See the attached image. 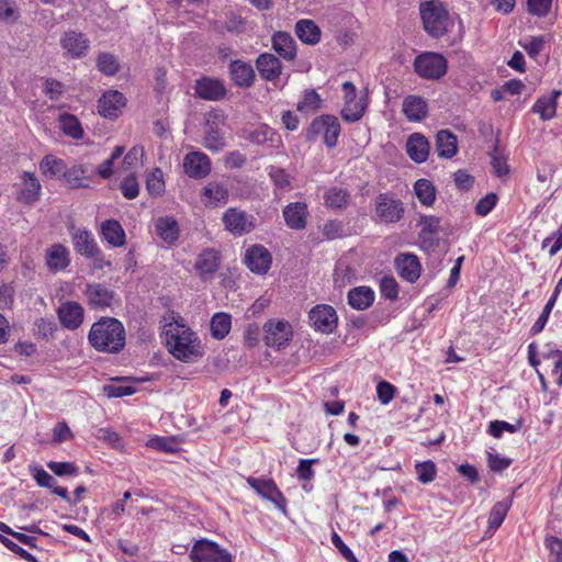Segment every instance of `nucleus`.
I'll return each instance as SVG.
<instances>
[{
  "label": "nucleus",
  "mask_w": 562,
  "mask_h": 562,
  "mask_svg": "<svg viewBox=\"0 0 562 562\" xmlns=\"http://www.w3.org/2000/svg\"><path fill=\"white\" fill-rule=\"evenodd\" d=\"M162 337L168 352L181 362H194L204 355L198 334L181 317L164 326Z\"/></svg>",
  "instance_id": "1"
},
{
  "label": "nucleus",
  "mask_w": 562,
  "mask_h": 562,
  "mask_svg": "<svg viewBox=\"0 0 562 562\" xmlns=\"http://www.w3.org/2000/svg\"><path fill=\"white\" fill-rule=\"evenodd\" d=\"M126 331L114 317H101L92 324L88 341L99 352L119 353L125 347Z\"/></svg>",
  "instance_id": "2"
},
{
  "label": "nucleus",
  "mask_w": 562,
  "mask_h": 562,
  "mask_svg": "<svg viewBox=\"0 0 562 562\" xmlns=\"http://www.w3.org/2000/svg\"><path fill=\"white\" fill-rule=\"evenodd\" d=\"M419 11L424 29L431 37H442L452 26V19L440 0L422 2Z\"/></svg>",
  "instance_id": "3"
},
{
  "label": "nucleus",
  "mask_w": 562,
  "mask_h": 562,
  "mask_svg": "<svg viewBox=\"0 0 562 562\" xmlns=\"http://www.w3.org/2000/svg\"><path fill=\"white\" fill-rule=\"evenodd\" d=\"M415 72L424 79L438 80L448 71V61L440 53L424 52L414 59Z\"/></svg>",
  "instance_id": "4"
},
{
  "label": "nucleus",
  "mask_w": 562,
  "mask_h": 562,
  "mask_svg": "<svg viewBox=\"0 0 562 562\" xmlns=\"http://www.w3.org/2000/svg\"><path fill=\"white\" fill-rule=\"evenodd\" d=\"M15 199L23 205H33L42 194V184L34 172L22 171L14 183Z\"/></svg>",
  "instance_id": "5"
},
{
  "label": "nucleus",
  "mask_w": 562,
  "mask_h": 562,
  "mask_svg": "<svg viewBox=\"0 0 562 562\" xmlns=\"http://www.w3.org/2000/svg\"><path fill=\"white\" fill-rule=\"evenodd\" d=\"M189 557L192 562H233L227 550L207 539L195 541Z\"/></svg>",
  "instance_id": "6"
},
{
  "label": "nucleus",
  "mask_w": 562,
  "mask_h": 562,
  "mask_svg": "<svg viewBox=\"0 0 562 562\" xmlns=\"http://www.w3.org/2000/svg\"><path fill=\"white\" fill-rule=\"evenodd\" d=\"M224 115L221 112H210L206 119L203 146L213 153H218L226 147V140L222 126Z\"/></svg>",
  "instance_id": "7"
},
{
  "label": "nucleus",
  "mask_w": 562,
  "mask_h": 562,
  "mask_svg": "<svg viewBox=\"0 0 562 562\" xmlns=\"http://www.w3.org/2000/svg\"><path fill=\"white\" fill-rule=\"evenodd\" d=\"M222 222L227 232L234 236H243L255 228V217L238 207H228L222 216Z\"/></svg>",
  "instance_id": "8"
},
{
  "label": "nucleus",
  "mask_w": 562,
  "mask_h": 562,
  "mask_svg": "<svg viewBox=\"0 0 562 562\" xmlns=\"http://www.w3.org/2000/svg\"><path fill=\"white\" fill-rule=\"evenodd\" d=\"M59 45L64 56L71 59H80L88 54L90 40L82 32L68 30L60 35Z\"/></svg>",
  "instance_id": "9"
},
{
  "label": "nucleus",
  "mask_w": 562,
  "mask_h": 562,
  "mask_svg": "<svg viewBox=\"0 0 562 562\" xmlns=\"http://www.w3.org/2000/svg\"><path fill=\"white\" fill-rule=\"evenodd\" d=\"M247 484L262 498L271 502L278 509L285 512L286 499L277 484L270 479L247 477Z\"/></svg>",
  "instance_id": "10"
},
{
  "label": "nucleus",
  "mask_w": 562,
  "mask_h": 562,
  "mask_svg": "<svg viewBox=\"0 0 562 562\" xmlns=\"http://www.w3.org/2000/svg\"><path fill=\"white\" fill-rule=\"evenodd\" d=\"M375 213L381 223H397L404 215V205L401 200L381 193L375 201Z\"/></svg>",
  "instance_id": "11"
},
{
  "label": "nucleus",
  "mask_w": 562,
  "mask_h": 562,
  "mask_svg": "<svg viewBox=\"0 0 562 562\" xmlns=\"http://www.w3.org/2000/svg\"><path fill=\"white\" fill-rule=\"evenodd\" d=\"M266 345L273 348H282L292 338V326L286 321L269 319L263 325Z\"/></svg>",
  "instance_id": "12"
},
{
  "label": "nucleus",
  "mask_w": 562,
  "mask_h": 562,
  "mask_svg": "<svg viewBox=\"0 0 562 562\" xmlns=\"http://www.w3.org/2000/svg\"><path fill=\"white\" fill-rule=\"evenodd\" d=\"M308 318L312 327L323 334L333 333L338 324L337 312L328 304L314 306L308 313Z\"/></svg>",
  "instance_id": "13"
},
{
  "label": "nucleus",
  "mask_w": 562,
  "mask_h": 562,
  "mask_svg": "<svg viewBox=\"0 0 562 562\" xmlns=\"http://www.w3.org/2000/svg\"><path fill=\"white\" fill-rule=\"evenodd\" d=\"M244 263L252 273L263 276L271 267L272 256L265 246L252 245L245 251Z\"/></svg>",
  "instance_id": "14"
},
{
  "label": "nucleus",
  "mask_w": 562,
  "mask_h": 562,
  "mask_svg": "<svg viewBox=\"0 0 562 562\" xmlns=\"http://www.w3.org/2000/svg\"><path fill=\"white\" fill-rule=\"evenodd\" d=\"M45 266L52 273L65 271L71 262L70 250L63 244L56 243L46 248Z\"/></svg>",
  "instance_id": "15"
},
{
  "label": "nucleus",
  "mask_w": 562,
  "mask_h": 562,
  "mask_svg": "<svg viewBox=\"0 0 562 562\" xmlns=\"http://www.w3.org/2000/svg\"><path fill=\"white\" fill-rule=\"evenodd\" d=\"M183 170L190 178H205L211 172V160L202 151H190L183 158Z\"/></svg>",
  "instance_id": "16"
},
{
  "label": "nucleus",
  "mask_w": 562,
  "mask_h": 562,
  "mask_svg": "<svg viewBox=\"0 0 562 562\" xmlns=\"http://www.w3.org/2000/svg\"><path fill=\"white\" fill-rule=\"evenodd\" d=\"M57 316L63 327L76 330L83 322L85 311L79 303L66 301L58 306Z\"/></svg>",
  "instance_id": "17"
},
{
  "label": "nucleus",
  "mask_w": 562,
  "mask_h": 562,
  "mask_svg": "<svg viewBox=\"0 0 562 562\" xmlns=\"http://www.w3.org/2000/svg\"><path fill=\"white\" fill-rule=\"evenodd\" d=\"M221 265V254L214 248L202 250L195 260L194 269L202 280L212 279Z\"/></svg>",
  "instance_id": "18"
},
{
  "label": "nucleus",
  "mask_w": 562,
  "mask_h": 562,
  "mask_svg": "<svg viewBox=\"0 0 562 562\" xmlns=\"http://www.w3.org/2000/svg\"><path fill=\"white\" fill-rule=\"evenodd\" d=\"M312 131L317 134H323L324 143L328 147H334L340 134V124L336 116L322 115L312 122Z\"/></svg>",
  "instance_id": "19"
},
{
  "label": "nucleus",
  "mask_w": 562,
  "mask_h": 562,
  "mask_svg": "<svg viewBox=\"0 0 562 562\" xmlns=\"http://www.w3.org/2000/svg\"><path fill=\"white\" fill-rule=\"evenodd\" d=\"M125 104L126 99L123 93L110 90L100 98L98 109L102 116L113 119L117 117Z\"/></svg>",
  "instance_id": "20"
},
{
  "label": "nucleus",
  "mask_w": 562,
  "mask_h": 562,
  "mask_svg": "<svg viewBox=\"0 0 562 562\" xmlns=\"http://www.w3.org/2000/svg\"><path fill=\"white\" fill-rule=\"evenodd\" d=\"M395 268L400 277L413 283L420 276V263L417 256L401 254L395 258Z\"/></svg>",
  "instance_id": "21"
},
{
  "label": "nucleus",
  "mask_w": 562,
  "mask_h": 562,
  "mask_svg": "<svg viewBox=\"0 0 562 562\" xmlns=\"http://www.w3.org/2000/svg\"><path fill=\"white\" fill-rule=\"evenodd\" d=\"M195 93L201 99L217 101L225 97L226 89L221 80L202 77L196 80Z\"/></svg>",
  "instance_id": "22"
},
{
  "label": "nucleus",
  "mask_w": 562,
  "mask_h": 562,
  "mask_svg": "<svg viewBox=\"0 0 562 562\" xmlns=\"http://www.w3.org/2000/svg\"><path fill=\"white\" fill-rule=\"evenodd\" d=\"M430 145L428 139L420 133H413L406 140V153L416 164L425 162L428 159Z\"/></svg>",
  "instance_id": "23"
},
{
  "label": "nucleus",
  "mask_w": 562,
  "mask_h": 562,
  "mask_svg": "<svg viewBox=\"0 0 562 562\" xmlns=\"http://www.w3.org/2000/svg\"><path fill=\"white\" fill-rule=\"evenodd\" d=\"M85 293L93 308L109 307L114 300V292L100 283L88 284Z\"/></svg>",
  "instance_id": "24"
},
{
  "label": "nucleus",
  "mask_w": 562,
  "mask_h": 562,
  "mask_svg": "<svg viewBox=\"0 0 562 562\" xmlns=\"http://www.w3.org/2000/svg\"><path fill=\"white\" fill-rule=\"evenodd\" d=\"M307 205L304 202L289 203L283 209V218L291 229H303L306 226Z\"/></svg>",
  "instance_id": "25"
},
{
  "label": "nucleus",
  "mask_w": 562,
  "mask_h": 562,
  "mask_svg": "<svg viewBox=\"0 0 562 562\" xmlns=\"http://www.w3.org/2000/svg\"><path fill=\"white\" fill-rule=\"evenodd\" d=\"M201 200L205 206L216 207L228 202V190L220 182H209L201 192Z\"/></svg>",
  "instance_id": "26"
},
{
  "label": "nucleus",
  "mask_w": 562,
  "mask_h": 562,
  "mask_svg": "<svg viewBox=\"0 0 562 562\" xmlns=\"http://www.w3.org/2000/svg\"><path fill=\"white\" fill-rule=\"evenodd\" d=\"M256 67L262 79L273 81L281 75L282 65L278 57L270 53H262L256 60Z\"/></svg>",
  "instance_id": "27"
},
{
  "label": "nucleus",
  "mask_w": 562,
  "mask_h": 562,
  "mask_svg": "<svg viewBox=\"0 0 562 562\" xmlns=\"http://www.w3.org/2000/svg\"><path fill=\"white\" fill-rule=\"evenodd\" d=\"M560 90H553L549 94L538 98L531 111L539 115L542 121H549L555 116Z\"/></svg>",
  "instance_id": "28"
},
{
  "label": "nucleus",
  "mask_w": 562,
  "mask_h": 562,
  "mask_svg": "<svg viewBox=\"0 0 562 562\" xmlns=\"http://www.w3.org/2000/svg\"><path fill=\"white\" fill-rule=\"evenodd\" d=\"M229 74L234 83L241 88L250 87L255 81L252 66L244 60H233L229 65Z\"/></svg>",
  "instance_id": "29"
},
{
  "label": "nucleus",
  "mask_w": 562,
  "mask_h": 562,
  "mask_svg": "<svg viewBox=\"0 0 562 562\" xmlns=\"http://www.w3.org/2000/svg\"><path fill=\"white\" fill-rule=\"evenodd\" d=\"M403 113L411 122H419L427 116L428 104L419 95H407L403 100Z\"/></svg>",
  "instance_id": "30"
},
{
  "label": "nucleus",
  "mask_w": 562,
  "mask_h": 562,
  "mask_svg": "<svg viewBox=\"0 0 562 562\" xmlns=\"http://www.w3.org/2000/svg\"><path fill=\"white\" fill-rule=\"evenodd\" d=\"M272 48L285 60H293L296 57V43L291 34L276 32L271 38Z\"/></svg>",
  "instance_id": "31"
},
{
  "label": "nucleus",
  "mask_w": 562,
  "mask_h": 562,
  "mask_svg": "<svg viewBox=\"0 0 562 562\" xmlns=\"http://www.w3.org/2000/svg\"><path fill=\"white\" fill-rule=\"evenodd\" d=\"M297 38L306 45H316L321 41L322 31L318 25L310 19H302L294 27Z\"/></svg>",
  "instance_id": "32"
},
{
  "label": "nucleus",
  "mask_w": 562,
  "mask_h": 562,
  "mask_svg": "<svg viewBox=\"0 0 562 562\" xmlns=\"http://www.w3.org/2000/svg\"><path fill=\"white\" fill-rule=\"evenodd\" d=\"M72 244L77 254L88 257L98 254L99 245L92 233L87 229H77L72 234Z\"/></svg>",
  "instance_id": "33"
},
{
  "label": "nucleus",
  "mask_w": 562,
  "mask_h": 562,
  "mask_svg": "<svg viewBox=\"0 0 562 562\" xmlns=\"http://www.w3.org/2000/svg\"><path fill=\"white\" fill-rule=\"evenodd\" d=\"M349 305L358 311L370 307L375 299L374 291L369 286H356L348 292Z\"/></svg>",
  "instance_id": "34"
},
{
  "label": "nucleus",
  "mask_w": 562,
  "mask_h": 562,
  "mask_svg": "<svg viewBox=\"0 0 562 562\" xmlns=\"http://www.w3.org/2000/svg\"><path fill=\"white\" fill-rule=\"evenodd\" d=\"M101 236L113 247H121L125 244V232L116 220H106L101 224Z\"/></svg>",
  "instance_id": "35"
},
{
  "label": "nucleus",
  "mask_w": 562,
  "mask_h": 562,
  "mask_svg": "<svg viewBox=\"0 0 562 562\" xmlns=\"http://www.w3.org/2000/svg\"><path fill=\"white\" fill-rule=\"evenodd\" d=\"M436 149L441 158H452L458 151L457 136L448 131L441 130L436 135Z\"/></svg>",
  "instance_id": "36"
},
{
  "label": "nucleus",
  "mask_w": 562,
  "mask_h": 562,
  "mask_svg": "<svg viewBox=\"0 0 562 562\" xmlns=\"http://www.w3.org/2000/svg\"><path fill=\"white\" fill-rule=\"evenodd\" d=\"M155 227L158 236L167 244H173L179 238V225L172 216L157 218Z\"/></svg>",
  "instance_id": "37"
},
{
  "label": "nucleus",
  "mask_w": 562,
  "mask_h": 562,
  "mask_svg": "<svg viewBox=\"0 0 562 562\" xmlns=\"http://www.w3.org/2000/svg\"><path fill=\"white\" fill-rule=\"evenodd\" d=\"M58 126L66 136L72 139L80 140L83 138L85 132L82 125L74 114H60L58 119Z\"/></svg>",
  "instance_id": "38"
},
{
  "label": "nucleus",
  "mask_w": 562,
  "mask_h": 562,
  "mask_svg": "<svg viewBox=\"0 0 562 562\" xmlns=\"http://www.w3.org/2000/svg\"><path fill=\"white\" fill-rule=\"evenodd\" d=\"M87 169L83 165L66 168L63 175L65 182L72 189L86 188L89 184Z\"/></svg>",
  "instance_id": "39"
},
{
  "label": "nucleus",
  "mask_w": 562,
  "mask_h": 562,
  "mask_svg": "<svg viewBox=\"0 0 562 562\" xmlns=\"http://www.w3.org/2000/svg\"><path fill=\"white\" fill-rule=\"evenodd\" d=\"M66 165L63 159L55 157L54 155H46L40 161V170L48 179H54L60 175H64Z\"/></svg>",
  "instance_id": "40"
},
{
  "label": "nucleus",
  "mask_w": 562,
  "mask_h": 562,
  "mask_svg": "<svg viewBox=\"0 0 562 562\" xmlns=\"http://www.w3.org/2000/svg\"><path fill=\"white\" fill-rule=\"evenodd\" d=\"M350 199L349 192L340 187L329 188L324 195L326 206L333 210H340L348 205Z\"/></svg>",
  "instance_id": "41"
},
{
  "label": "nucleus",
  "mask_w": 562,
  "mask_h": 562,
  "mask_svg": "<svg viewBox=\"0 0 562 562\" xmlns=\"http://www.w3.org/2000/svg\"><path fill=\"white\" fill-rule=\"evenodd\" d=\"M210 326L212 337L218 340L224 339L228 335L232 327L231 315L223 312L214 314L211 318Z\"/></svg>",
  "instance_id": "42"
},
{
  "label": "nucleus",
  "mask_w": 562,
  "mask_h": 562,
  "mask_svg": "<svg viewBox=\"0 0 562 562\" xmlns=\"http://www.w3.org/2000/svg\"><path fill=\"white\" fill-rule=\"evenodd\" d=\"M418 201L425 206H431L436 200V189L427 179H419L414 184Z\"/></svg>",
  "instance_id": "43"
},
{
  "label": "nucleus",
  "mask_w": 562,
  "mask_h": 562,
  "mask_svg": "<svg viewBox=\"0 0 562 562\" xmlns=\"http://www.w3.org/2000/svg\"><path fill=\"white\" fill-rule=\"evenodd\" d=\"M367 109V101L363 95L358 97L355 101L345 103L341 110V116L347 122H357L360 120Z\"/></svg>",
  "instance_id": "44"
},
{
  "label": "nucleus",
  "mask_w": 562,
  "mask_h": 562,
  "mask_svg": "<svg viewBox=\"0 0 562 562\" xmlns=\"http://www.w3.org/2000/svg\"><path fill=\"white\" fill-rule=\"evenodd\" d=\"M512 502L508 499L497 502L491 509L488 515V531L492 533L501 527L503 524L509 508Z\"/></svg>",
  "instance_id": "45"
},
{
  "label": "nucleus",
  "mask_w": 562,
  "mask_h": 562,
  "mask_svg": "<svg viewBox=\"0 0 562 562\" xmlns=\"http://www.w3.org/2000/svg\"><path fill=\"white\" fill-rule=\"evenodd\" d=\"M97 68L105 76H114L120 69V64L113 54L100 53L97 57Z\"/></svg>",
  "instance_id": "46"
},
{
  "label": "nucleus",
  "mask_w": 562,
  "mask_h": 562,
  "mask_svg": "<svg viewBox=\"0 0 562 562\" xmlns=\"http://www.w3.org/2000/svg\"><path fill=\"white\" fill-rule=\"evenodd\" d=\"M418 226L420 227V238L426 240L438 234L440 229V218L432 215H423L418 221Z\"/></svg>",
  "instance_id": "47"
},
{
  "label": "nucleus",
  "mask_w": 562,
  "mask_h": 562,
  "mask_svg": "<svg viewBox=\"0 0 562 562\" xmlns=\"http://www.w3.org/2000/svg\"><path fill=\"white\" fill-rule=\"evenodd\" d=\"M322 99L315 90L305 91L303 99L297 103V110L304 113H313L321 108Z\"/></svg>",
  "instance_id": "48"
},
{
  "label": "nucleus",
  "mask_w": 562,
  "mask_h": 562,
  "mask_svg": "<svg viewBox=\"0 0 562 562\" xmlns=\"http://www.w3.org/2000/svg\"><path fill=\"white\" fill-rule=\"evenodd\" d=\"M521 428V424H510L505 420H492L488 425L487 432L496 438L499 439L505 431L515 434Z\"/></svg>",
  "instance_id": "49"
},
{
  "label": "nucleus",
  "mask_w": 562,
  "mask_h": 562,
  "mask_svg": "<svg viewBox=\"0 0 562 562\" xmlns=\"http://www.w3.org/2000/svg\"><path fill=\"white\" fill-rule=\"evenodd\" d=\"M57 329V324L49 317H42L34 323V335L38 338L48 339L53 337Z\"/></svg>",
  "instance_id": "50"
},
{
  "label": "nucleus",
  "mask_w": 562,
  "mask_h": 562,
  "mask_svg": "<svg viewBox=\"0 0 562 562\" xmlns=\"http://www.w3.org/2000/svg\"><path fill=\"white\" fill-rule=\"evenodd\" d=\"M146 188L150 195H160L165 190L162 171L159 168L154 169L146 179Z\"/></svg>",
  "instance_id": "51"
},
{
  "label": "nucleus",
  "mask_w": 562,
  "mask_h": 562,
  "mask_svg": "<svg viewBox=\"0 0 562 562\" xmlns=\"http://www.w3.org/2000/svg\"><path fill=\"white\" fill-rule=\"evenodd\" d=\"M415 470L417 474V480L423 484H428L432 482L436 477V465L430 460L416 463Z\"/></svg>",
  "instance_id": "52"
},
{
  "label": "nucleus",
  "mask_w": 562,
  "mask_h": 562,
  "mask_svg": "<svg viewBox=\"0 0 562 562\" xmlns=\"http://www.w3.org/2000/svg\"><path fill=\"white\" fill-rule=\"evenodd\" d=\"M20 16L14 0H0V22L14 23Z\"/></svg>",
  "instance_id": "53"
},
{
  "label": "nucleus",
  "mask_w": 562,
  "mask_h": 562,
  "mask_svg": "<svg viewBox=\"0 0 562 562\" xmlns=\"http://www.w3.org/2000/svg\"><path fill=\"white\" fill-rule=\"evenodd\" d=\"M555 303H557V301H554V297H550L548 300V302L546 303V305H544L542 312L540 313L539 317L537 318V321L535 322V324L530 328V333L532 335H538V334H540L544 329V327H546V325L548 323L549 316H550V314H551Z\"/></svg>",
  "instance_id": "54"
},
{
  "label": "nucleus",
  "mask_w": 562,
  "mask_h": 562,
  "mask_svg": "<svg viewBox=\"0 0 562 562\" xmlns=\"http://www.w3.org/2000/svg\"><path fill=\"white\" fill-rule=\"evenodd\" d=\"M544 44L546 41L543 36L527 37L519 41V45L531 58H536L540 54V52L544 48Z\"/></svg>",
  "instance_id": "55"
},
{
  "label": "nucleus",
  "mask_w": 562,
  "mask_h": 562,
  "mask_svg": "<svg viewBox=\"0 0 562 562\" xmlns=\"http://www.w3.org/2000/svg\"><path fill=\"white\" fill-rule=\"evenodd\" d=\"M276 132L269 127L268 125L263 124L259 126L258 128L254 130L249 134V140L254 144L261 145L268 142L273 143L274 142Z\"/></svg>",
  "instance_id": "56"
},
{
  "label": "nucleus",
  "mask_w": 562,
  "mask_h": 562,
  "mask_svg": "<svg viewBox=\"0 0 562 562\" xmlns=\"http://www.w3.org/2000/svg\"><path fill=\"white\" fill-rule=\"evenodd\" d=\"M47 468L58 476H76L79 473L78 467L72 462H47Z\"/></svg>",
  "instance_id": "57"
},
{
  "label": "nucleus",
  "mask_w": 562,
  "mask_h": 562,
  "mask_svg": "<svg viewBox=\"0 0 562 562\" xmlns=\"http://www.w3.org/2000/svg\"><path fill=\"white\" fill-rule=\"evenodd\" d=\"M498 196L495 193H487L477 201L475 205V214L482 217L488 215L496 206Z\"/></svg>",
  "instance_id": "58"
},
{
  "label": "nucleus",
  "mask_w": 562,
  "mask_h": 562,
  "mask_svg": "<svg viewBox=\"0 0 562 562\" xmlns=\"http://www.w3.org/2000/svg\"><path fill=\"white\" fill-rule=\"evenodd\" d=\"M323 236L328 239H337L345 236L344 225L340 221H327L322 228Z\"/></svg>",
  "instance_id": "59"
},
{
  "label": "nucleus",
  "mask_w": 562,
  "mask_h": 562,
  "mask_svg": "<svg viewBox=\"0 0 562 562\" xmlns=\"http://www.w3.org/2000/svg\"><path fill=\"white\" fill-rule=\"evenodd\" d=\"M33 479L37 485L42 487L52 488L56 484V480L42 467L34 465L30 468Z\"/></svg>",
  "instance_id": "60"
},
{
  "label": "nucleus",
  "mask_w": 562,
  "mask_h": 562,
  "mask_svg": "<svg viewBox=\"0 0 562 562\" xmlns=\"http://www.w3.org/2000/svg\"><path fill=\"white\" fill-rule=\"evenodd\" d=\"M135 387L128 384L113 383L103 386V392L108 397H124L135 393Z\"/></svg>",
  "instance_id": "61"
},
{
  "label": "nucleus",
  "mask_w": 562,
  "mask_h": 562,
  "mask_svg": "<svg viewBox=\"0 0 562 562\" xmlns=\"http://www.w3.org/2000/svg\"><path fill=\"white\" fill-rule=\"evenodd\" d=\"M381 294L391 301L398 296V284L393 277H383L380 282Z\"/></svg>",
  "instance_id": "62"
},
{
  "label": "nucleus",
  "mask_w": 562,
  "mask_h": 562,
  "mask_svg": "<svg viewBox=\"0 0 562 562\" xmlns=\"http://www.w3.org/2000/svg\"><path fill=\"white\" fill-rule=\"evenodd\" d=\"M268 175L276 187L280 189H288L290 187V178L284 169L271 166L268 169Z\"/></svg>",
  "instance_id": "63"
},
{
  "label": "nucleus",
  "mask_w": 562,
  "mask_h": 562,
  "mask_svg": "<svg viewBox=\"0 0 562 562\" xmlns=\"http://www.w3.org/2000/svg\"><path fill=\"white\" fill-rule=\"evenodd\" d=\"M331 543L348 562H359L351 549L342 541L337 532L331 533Z\"/></svg>",
  "instance_id": "64"
}]
</instances>
